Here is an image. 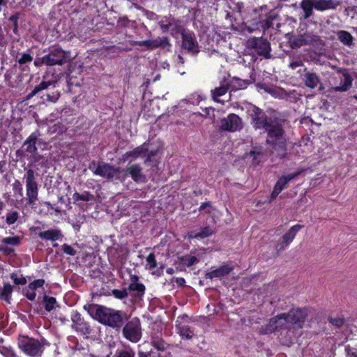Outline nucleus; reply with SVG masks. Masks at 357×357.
<instances>
[{
  "mask_svg": "<svg viewBox=\"0 0 357 357\" xmlns=\"http://www.w3.org/2000/svg\"><path fill=\"white\" fill-rule=\"evenodd\" d=\"M250 115L253 127L264 129L267 132L266 144L270 154L280 159L284 158L287 151L285 120L268 118L262 109L255 106L251 109Z\"/></svg>",
  "mask_w": 357,
  "mask_h": 357,
  "instance_id": "1",
  "label": "nucleus"
},
{
  "mask_svg": "<svg viewBox=\"0 0 357 357\" xmlns=\"http://www.w3.org/2000/svg\"><path fill=\"white\" fill-rule=\"evenodd\" d=\"M86 309V307H84ZM90 315L100 323L112 327L119 328L123 324L122 313L120 311L103 305H91L87 308Z\"/></svg>",
  "mask_w": 357,
  "mask_h": 357,
  "instance_id": "2",
  "label": "nucleus"
},
{
  "mask_svg": "<svg viewBox=\"0 0 357 357\" xmlns=\"http://www.w3.org/2000/svg\"><path fill=\"white\" fill-rule=\"evenodd\" d=\"M89 168L93 171L95 175L100 176L102 178L111 180L114 178L121 179V169L115 167L108 163L104 162H99L96 165L95 161H92L89 166Z\"/></svg>",
  "mask_w": 357,
  "mask_h": 357,
  "instance_id": "3",
  "label": "nucleus"
},
{
  "mask_svg": "<svg viewBox=\"0 0 357 357\" xmlns=\"http://www.w3.org/2000/svg\"><path fill=\"white\" fill-rule=\"evenodd\" d=\"M19 348L31 357H39L43 351V344L38 340L22 336L18 340Z\"/></svg>",
  "mask_w": 357,
  "mask_h": 357,
  "instance_id": "4",
  "label": "nucleus"
},
{
  "mask_svg": "<svg viewBox=\"0 0 357 357\" xmlns=\"http://www.w3.org/2000/svg\"><path fill=\"white\" fill-rule=\"evenodd\" d=\"M247 47L253 50L259 56L266 59L272 58L271 54V47L270 42L263 37H252L247 40Z\"/></svg>",
  "mask_w": 357,
  "mask_h": 357,
  "instance_id": "5",
  "label": "nucleus"
},
{
  "mask_svg": "<svg viewBox=\"0 0 357 357\" xmlns=\"http://www.w3.org/2000/svg\"><path fill=\"white\" fill-rule=\"evenodd\" d=\"M287 314L289 331L301 329L308 314L307 308H292Z\"/></svg>",
  "mask_w": 357,
  "mask_h": 357,
  "instance_id": "6",
  "label": "nucleus"
},
{
  "mask_svg": "<svg viewBox=\"0 0 357 357\" xmlns=\"http://www.w3.org/2000/svg\"><path fill=\"white\" fill-rule=\"evenodd\" d=\"M24 178L26 183L28 204L33 205L38 200V187L36 181L34 171L32 169H28Z\"/></svg>",
  "mask_w": 357,
  "mask_h": 357,
  "instance_id": "7",
  "label": "nucleus"
},
{
  "mask_svg": "<svg viewBox=\"0 0 357 357\" xmlns=\"http://www.w3.org/2000/svg\"><path fill=\"white\" fill-rule=\"evenodd\" d=\"M124 337L132 342H137L142 337L141 323L139 319L129 321L123 328Z\"/></svg>",
  "mask_w": 357,
  "mask_h": 357,
  "instance_id": "8",
  "label": "nucleus"
},
{
  "mask_svg": "<svg viewBox=\"0 0 357 357\" xmlns=\"http://www.w3.org/2000/svg\"><path fill=\"white\" fill-rule=\"evenodd\" d=\"M283 329L289 330V322L286 313H282L271 318L265 328H261V333L268 334L277 330Z\"/></svg>",
  "mask_w": 357,
  "mask_h": 357,
  "instance_id": "9",
  "label": "nucleus"
},
{
  "mask_svg": "<svg viewBox=\"0 0 357 357\" xmlns=\"http://www.w3.org/2000/svg\"><path fill=\"white\" fill-rule=\"evenodd\" d=\"M243 128L241 119L235 114H229L220 121L219 129L221 131L236 132Z\"/></svg>",
  "mask_w": 357,
  "mask_h": 357,
  "instance_id": "10",
  "label": "nucleus"
},
{
  "mask_svg": "<svg viewBox=\"0 0 357 357\" xmlns=\"http://www.w3.org/2000/svg\"><path fill=\"white\" fill-rule=\"evenodd\" d=\"M160 26L163 32L170 31L173 36H176L178 33L181 35L186 30L183 27L181 22L172 17H163L159 22Z\"/></svg>",
  "mask_w": 357,
  "mask_h": 357,
  "instance_id": "11",
  "label": "nucleus"
},
{
  "mask_svg": "<svg viewBox=\"0 0 357 357\" xmlns=\"http://www.w3.org/2000/svg\"><path fill=\"white\" fill-rule=\"evenodd\" d=\"M124 173L121 175L120 180L124 181L128 176L136 183H145L146 181V175L143 173L142 167L139 164H132L128 165L123 171Z\"/></svg>",
  "mask_w": 357,
  "mask_h": 357,
  "instance_id": "12",
  "label": "nucleus"
},
{
  "mask_svg": "<svg viewBox=\"0 0 357 357\" xmlns=\"http://www.w3.org/2000/svg\"><path fill=\"white\" fill-rule=\"evenodd\" d=\"M182 47L192 54L199 52V43L197 41L195 33L192 31H185L182 33Z\"/></svg>",
  "mask_w": 357,
  "mask_h": 357,
  "instance_id": "13",
  "label": "nucleus"
},
{
  "mask_svg": "<svg viewBox=\"0 0 357 357\" xmlns=\"http://www.w3.org/2000/svg\"><path fill=\"white\" fill-rule=\"evenodd\" d=\"M43 61L47 66H61L66 62V52L60 48H55L43 56Z\"/></svg>",
  "mask_w": 357,
  "mask_h": 357,
  "instance_id": "14",
  "label": "nucleus"
},
{
  "mask_svg": "<svg viewBox=\"0 0 357 357\" xmlns=\"http://www.w3.org/2000/svg\"><path fill=\"white\" fill-rule=\"evenodd\" d=\"M303 172V170L297 171L294 173L289 174L287 176H282L280 177L277 183H275L273 192L271 195V199H274L276 198V197L281 192V191L286 188L287 183L296 178L298 176H299Z\"/></svg>",
  "mask_w": 357,
  "mask_h": 357,
  "instance_id": "15",
  "label": "nucleus"
},
{
  "mask_svg": "<svg viewBox=\"0 0 357 357\" xmlns=\"http://www.w3.org/2000/svg\"><path fill=\"white\" fill-rule=\"evenodd\" d=\"M130 43L132 45L145 46L148 50L169 45V39L167 37H158L155 39L142 41H130Z\"/></svg>",
  "mask_w": 357,
  "mask_h": 357,
  "instance_id": "16",
  "label": "nucleus"
},
{
  "mask_svg": "<svg viewBox=\"0 0 357 357\" xmlns=\"http://www.w3.org/2000/svg\"><path fill=\"white\" fill-rule=\"evenodd\" d=\"M148 154V144L144 143L141 146L135 148L130 151H128L123 155V160L127 161L130 159L135 160L138 158L145 157Z\"/></svg>",
  "mask_w": 357,
  "mask_h": 357,
  "instance_id": "17",
  "label": "nucleus"
},
{
  "mask_svg": "<svg viewBox=\"0 0 357 357\" xmlns=\"http://www.w3.org/2000/svg\"><path fill=\"white\" fill-rule=\"evenodd\" d=\"M151 344L158 351H165L169 344L163 340L162 333L160 331H153L151 333Z\"/></svg>",
  "mask_w": 357,
  "mask_h": 357,
  "instance_id": "18",
  "label": "nucleus"
},
{
  "mask_svg": "<svg viewBox=\"0 0 357 357\" xmlns=\"http://www.w3.org/2000/svg\"><path fill=\"white\" fill-rule=\"evenodd\" d=\"M128 289L135 293V296L141 298L145 293V286L139 282V277L136 275L130 276V283Z\"/></svg>",
  "mask_w": 357,
  "mask_h": 357,
  "instance_id": "19",
  "label": "nucleus"
},
{
  "mask_svg": "<svg viewBox=\"0 0 357 357\" xmlns=\"http://www.w3.org/2000/svg\"><path fill=\"white\" fill-rule=\"evenodd\" d=\"M338 72L342 73V77H340V79L343 82V84L340 86H332L331 90L338 92L347 91L352 86L353 78L345 70L339 69Z\"/></svg>",
  "mask_w": 357,
  "mask_h": 357,
  "instance_id": "20",
  "label": "nucleus"
},
{
  "mask_svg": "<svg viewBox=\"0 0 357 357\" xmlns=\"http://www.w3.org/2000/svg\"><path fill=\"white\" fill-rule=\"evenodd\" d=\"M40 132L36 131L33 132L23 143L22 148L24 149L25 152L33 154L37 151L36 142L40 137Z\"/></svg>",
  "mask_w": 357,
  "mask_h": 357,
  "instance_id": "21",
  "label": "nucleus"
},
{
  "mask_svg": "<svg viewBox=\"0 0 357 357\" xmlns=\"http://www.w3.org/2000/svg\"><path fill=\"white\" fill-rule=\"evenodd\" d=\"M303 227L302 225H296L290 228V229L282 236V242L280 245V250H284L285 247L289 245L295 238L297 232Z\"/></svg>",
  "mask_w": 357,
  "mask_h": 357,
  "instance_id": "22",
  "label": "nucleus"
},
{
  "mask_svg": "<svg viewBox=\"0 0 357 357\" xmlns=\"http://www.w3.org/2000/svg\"><path fill=\"white\" fill-rule=\"evenodd\" d=\"M234 270V267L229 264H224L218 268L208 272L206 274V278L208 279H213L215 278H222L229 274Z\"/></svg>",
  "mask_w": 357,
  "mask_h": 357,
  "instance_id": "23",
  "label": "nucleus"
},
{
  "mask_svg": "<svg viewBox=\"0 0 357 357\" xmlns=\"http://www.w3.org/2000/svg\"><path fill=\"white\" fill-rule=\"evenodd\" d=\"M305 74L303 75V80L306 86L310 89H314L320 82L319 77L313 72H310L305 68Z\"/></svg>",
  "mask_w": 357,
  "mask_h": 357,
  "instance_id": "24",
  "label": "nucleus"
},
{
  "mask_svg": "<svg viewBox=\"0 0 357 357\" xmlns=\"http://www.w3.org/2000/svg\"><path fill=\"white\" fill-rule=\"evenodd\" d=\"M38 236L43 240L55 241L60 239L63 235L60 229H54L38 233Z\"/></svg>",
  "mask_w": 357,
  "mask_h": 357,
  "instance_id": "25",
  "label": "nucleus"
},
{
  "mask_svg": "<svg viewBox=\"0 0 357 357\" xmlns=\"http://www.w3.org/2000/svg\"><path fill=\"white\" fill-rule=\"evenodd\" d=\"M314 9L324 11L328 9H335L338 2L333 0H314Z\"/></svg>",
  "mask_w": 357,
  "mask_h": 357,
  "instance_id": "26",
  "label": "nucleus"
},
{
  "mask_svg": "<svg viewBox=\"0 0 357 357\" xmlns=\"http://www.w3.org/2000/svg\"><path fill=\"white\" fill-rule=\"evenodd\" d=\"M146 268L152 271V274H157L158 275L162 274L163 266H161L159 269L155 270L157 267V261L155 259V256L153 253H150L146 257Z\"/></svg>",
  "mask_w": 357,
  "mask_h": 357,
  "instance_id": "27",
  "label": "nucleus"
},
{
  "mask_svg": "<svg viewBox=\"0 0 357 357\" xmlns=\"http://www.w3.org/2000/svg\"><path fill=\"white\" fill-rule=\"evenodd\" d=\"M300 7L304 13L303 19H308L313 15V8H314V0H302Z\"/></svg>",
  "mask_w": 357,
  "mask_h": 357,
  "instance_id": "28",
  "label": "nucleus"
},
{
  "mask_svg": "<svg viewBox=\"0 0 357 357\" xmlns=\"http://www.w3.org/2000/svg\"><path fill=\"white\" fill-rule=\"evenodd\" d=\"M304 42L305 45H324L322 40L319 38V36L314 34L312 32H305L303 34Z\"/></svg>",
  "mask_w": 357,
  "mask_h": 357,
  "instance_id": "29",
  "label": "nucleus"
},
{
  "mask_svg": "<svg viewBox=\"0 0 357 357\" xmlns=\"http://www.w3.org/2000/svg\"><path fill=\"white\" fill-rule=\"evenodd\" d=\"M337 39L344 45L351 47L353 45L354 38L351 34L346 31H338L336 33Z\"/></svg>",
  "mask_w": 357,
  "mask_h": 357,
  "instance_id": "30",
  "label": "nucleus"
},
{
  "mask_svg": "<svg viewBox=\"0 0 357 357\" xmlns=\"http://www.w3.org/2000/svg\"><path fill=\"white\" fill-rule=\"evenodd\" d=\"M230 88H229V84L227 82H225L224 84H222L220 86L217 87L211 91L213 98L216 102H220L219 98L223 95H225Z\"/></svg>",
  "mask_w": 357,
  "mask_h": 357,
  "instance_id": "31",
  "label": "nucleus"
},
{
  "mask_svg": "<svg viewBox=\"0 0 357 357\" xmlns=\"http://www.w3.org/2000/svg\"><path fill=\"white\" fill-rule=\"evenodd\" d=\"M54 84L53 81H43L36 85L34 89L27 96L26 99L29 100L43 90L47 89L50 85Z\"/></svg>",
  "mask_w": 357,
  "mask_h": 357,
  "instance_id": "32",
  "label": "nucleus"
},
{
  "mask_svg": "<svg viewBox=\"0 0 357 357\" xmlns=\"http://www.w3.org/2000/svg\"><path fill=\"white\" fill-rule=\"evenodd\" d=\"M230 91H237L238 89H244L246 86L247 83L242 79L236 77H233L227 82Z\"/></svg>",
  "mask_w": 357,
  "mask_h": 357,
  "instance_id": "33",
  "label": "nucleus"
},
{
  "mask_svg": "<svg viewBox=\"0 0 357 357\" xmlns=\"http://www.w3.org/2000/svg\"><path fill=\"white\" fill-rule=\"evenodd\" d=\"M278 15L274 13H271L265 20L259 22V24L264 29V31L273 26V21L278 18Z\"/></svg>",
  "mask_w": 357,
  "mask_h": 357,
  "instance_id": "34",
  "label": "nucleus"
},
{
  "mask_svg": "<svg viewBox=\"0 0 357 357\" xmlns=\"http://www.w3.org/2000/svg\"><path fill=\"white\" fill-rule=\"evenodd\" d=\"M176 327L178 333L181 337L187 339H191L193 337L194 333L188 326L179 324Z\"/></svg>",
  "mask_w": 357,
  "mask_h": 357,
  "instance_id": "35",
  "label": "nucleus"
},
{
  "mask_svg": "<svg viewBox=\"0 0 357 357\" xmlns=\"http://www.w3.org/2000/svg\"><path fill=\"white\" fill-rule=\"evenodd\" d=\"M73 199L75 201H84V202H89L94 199V196L89 193V192H84L82 194H79L78 192H75L73 195Z\"/></svg>",
  "mask_w": 357,
  "mask_h": 357,
  "instance_id": "36",
  "label": "nucleus"
},
{
  "mask_svg": "<svg viewBox=\"0 0 357 357\" xmlns=\"http://www.w3.org/2000/svg\"><path fill=\"white\" fill-rule=\"evenodd\" d=\"M31 158L33 162L38 163L41 167H48L47 160L45 159L44 156L38 154L37 151L31 154Z\"/></svg>",
  "mask_w": 357,
  "mask_h": 357,
  "instance_id": "37",
  "label": "nucleus"
},
{
  "mask_svg": "<svg viewBox=\"0 0 357 357\" xmlns=\"http://www.w3.org/2000/svg\"><path fill=\"white\" fill-rule=\"evenodd\" d=\"M115 357H135V353L130 347H127L123 349H118L116 351Z\"/></svg>",
  "mask_w": 357,
  "mask_h": 357,
  "instance_id": "38",
  "label": "nucleus"
},
{
  "mask_svg": "<svg viewBox=\"0 0 357 357\" xmlns=\"http://www.w3.org/2000/svg\"><path fill=\"white\" fill-rule=\"evenodd\" d=\"M289 43L291 47L292 48H298L305 45L303 35L298 36L297 37H291L289 39Z\"/></svg>",
  "mask_w": 357,
  "mask_h": 357,
  "instance_id": "39",
  "label": "nucleus"
},
{
  "mask_svg": "<svg viewBox=\"0 0 357 357\" xmlns=\"http://www.w3.org/2000/svg\"><path fill=\"white\" fill-rule=\"evenodd\" d=\"M180 261L185 266L190 267L194 264L198 262V259L195 256L185 255L179 258Z\"/></svg>",
  "mask_w": 357,
  "mask_h": 357,
  "instance_id": "40",
  "label": "nucleus"
},
{
  "mask_svg": "<svg viewBox=\"0 0 357 357\" xmlns=\"http://www.w3.org/2000/svg\"><path fill=\"white\" fill-rule=\"evenodd\" d=\"M12 291V286L8 284H5L0 294V299L5 300L7 302H9L10 296Z\"/></svg>",
  "mask_w": 357,
  "mask_h": 357,
  "instance_id": "41",
  "label": "nucleus"
},
{
  "mask_svg": "<svg viewBox=\"0 0 357 357\" xmlns=\"http://www.w3.org/2000/svg\"><path fill=\"white\" fill-rule=\"evenodd\" d=\"M33 57L29 54H23L18 59V63L22 70H25V67L27 63L32 61Z\"/></svg>",
  "mask_w": 357,
  "mask_h": 357,
  "instance_id": "42",
  "label": "nucleus"
},
{
  "mask_svg": "<svg viewBox=\"0 0 357 357\" xmlns=\"http://www.w3.org/2000/svg\"><path fill=\"white\" fill-rule=\"evenodd\" d=\"M213 232V229L211 227H205L202 228L198 233H196L194 237L204 238L212 235Z\"/></svg>",
  "mask_w": 357,
  "mask_h": 357,
  "instance_id": "43",
  "label": "nucleus"
},
{
  "mask_svg": "<svg viewBox=\"0 0 357 357\" xmlns=\"http://www.w3.org/2000/svg\"><path fill=\"white\" fill-rule=\"evenodd\" d=\"M61 93L57 90H54L50 93H47L45 96L46 99H43V102H45V101L49 102H56L59 98H60Z\"/></svg>",
  "mask_w": 357,
  "mask_h": 357,
  "instance_id": "44",
  "label": "nucleus"
},
{
  "mask_svg": "<svg viewBox=\"0 0 357 357\" xmlns=\"http://www.w3.org/2000/svg\"><path fill=\"white\" fill-rule=\"evenodd\" d=\"M0 242L4 245H10L13 246H15L20 244V238L19 236H10V237H5L0 240Z\"/></svg>",
  "mask_w": 357,
  "mask_h": 357,
  "instance_id": "45",
  "label": "nucleus"
},
{
  "mask_svg": "<svg viewBox=\"0 0 357 357\" xmlns=\"http://www.w3.org/2000/svg\"><path fill=\"white\" fill-rule=\"evenodd\" d=\"M19 218V213L16 211H10L7 213L6 222L8 225L14 224Z\"/></svg>",
  "mask_w": 357,
  "mask_h": 357,
  "instance_id": "46",
  "label": "nucleus"
},
{
  "mask_svg": "<svg viewBox=\"0 0 357 357\" xmlns=\"http://www.w3.org/2000/svg\"><path fill=\"white\" fill-rule=\"evenodd\" d=\"M45 302V309L47 311H51L53 310L54 305L56 303V298L54 297L45 296L44 297Z\"/></svg>",
  "mask_w": 357,
  "mask_h": 357,
  "instance_id": "47",
  "label": "nucleus"
},
{
  "mask_svg": "<svg viewBox=\"0 0 357 357\" xmlns=\"http://www.w3.org/2000/svg\"><path fill=\"white\" fill-rule=\"evenodd\" d=\"M112 295L116 298L123 299L128 296V293L126 289H123L121 290L113 289Z\"/></svg>",
  "mask_w": 357,
  "mask_h": 357,
  "instance_id": "48",
  "label": "nucleus"
},
{
  "mask_svg": "<svg viewBox=\"0 0 357 357\" xmlns=\"http://www.w3.org/2000/svg\"><path fill=\"white\" fill-rule=\"evenodd\" d=\"M328 321L337 328H340L344 324V319L340 317H329Z\"/></svg>",
  "mask_w": 357,
  "mask_h": 357,
  "instance_id": "49",
  "label": "nucleus"
},
{
  "mask_svg": "<svg viewBox=\"0 0 357 357\" xmlns=\"http://www.w3.org/2000/svg\"><path fill=\"white\" fill-rule=\"evenodd\" d=\"M61 250L65 254L70 256H75L77 254L76 250H75L71 245L66 243L61 245Z\"/></svg>",
  "mask_w": 357,
  "mask_h": 357,
  "instance_id": "50",
  "label": "nucleus"
},
{
  "mask_svg": "<svg viewBox=\"0 0 357 357\" xmlns=\"http://www.w3.org/2000/svg\"><path fill=\"white\" fill-rule=\"evenodd\" d=\"M45 283V280L43 279H38L36 280H34L33 282H31L29 284V289L30 290H36L39 287H42Z\"/></svg>",
  "mask_w": 357,
  "mask_h": 357,
  "instance_id": "51",
  "label": "nucleus"
},
{
  "mask_svg": "<svg viewBox=\"0 0 357 357\" xmlns=\"http://www.w3.org/2000/svg\"><path fill=\"white\" fill-rule=\"evenodd\" d=\"M205 210L206 213H211L214 210V207L211 205L210 202L202 203L199 207V211Z\"/></svg>",
  "mask_w": 357,
  "mask_h": 357,
  "instance_id": "52",
  "label": "nucleus"
},
{
  "mask_svg": "<svg viewBox=\"0 0 357 357\" xmlns=\"http://www.w3.org/2000/svg\"><path fill=\"white\" fill-rule=\"evenodd\" d=\"M20 14L19 13H16L9 17V20L13 23V31L15 32L18 29V20L20 18Z\"/></svg>",
  "mask_w": 357,
  "mask_h": 357,
  "instance_id": "53",
  "label": "nucleus"
},
{
  "mask_svg": "<svg viewBox=\"0 0 357 357\" xmlns=\"http://www.w3.org/2000/svg\"><path fill=\"white\" fill-rule=\"evenodd\" d=\"M73 321V324H72V328L77 331H81L82 333H84V330L87 329L86 327H84L85 324L82 321L79 323L75 322L74 319Z\"/></svg>",
  "mask_w": 357,
  "mask_h": 357,
  "instance_id": "54",
  "label": "nucleus"
},
{
  "mask_svg": "<svg viewBox=\"0 0 357 357\" xmlns=\"http://www.w3.org/2000/svg\"><path fill=\"white\" fill-rule=\"evenodd\" d=\"M0 352L5 357H16V354L14 351L10 348L3 347L1 349Z\"/></svg>",
  "mask_w": 357,
  "mask_h": 357,
  "instance_id": "55",
  "label": "nucleus"
},
{
  "mask_svg": "<svg viewBox=\"0 0 357 357\" xmlns=\"http://www.w3.org/2000/svg\"><path fill=\"white\" fill-rule=\"evenodd\" d=\"M11 278L16 284H25L26 280L24 277H17L16 274H12Z\"/></svg>",
  "mask_w": 357,
  "mask_h": 357,
  "instance_id": "56",
  "label": "nucleus"
},
{
  "mask_svg": "<svg viewBox=\"0 0 357 357\" xmlns=\"http://www.w3.org/2000/svg\"><path fill=\"white\" fill-rule=\"evenodd\" d=\"M345 352L347 357H357V351L354 348H351L349 346L345 347Z\"/></svg>",
  "mask_w": 357,
  "mask_h": 357,
  "instance_id": "57",
  "label": "nucleus"
},
{
  "mask_svg": "<svg viewBox=\"0 0 357 357\" xmlns=\"http://www.w3.org/2000/svg\"><path fill=\"white\" fill-rule=\"evenodd\" d=\"M302 66H303V63L301 60H297V61H292L289 64V67L291 69H294V70L296 69V68L301 67Z\"/></svg>",
  "mask_w": 357,
  "mask_h": 357,
  "instance_id": "58",
  "label": "nucleus"
},
{
  "mask_svg": "<svg viewBox=\"0 0 357 357\" xmlns=\"http://www.w3.org/2000/svg\"><path fill=\"white\" fill-rule=\"evenodd\" d=\"M36 292L34 290H30L29 289H27L26 292V298L30 300V301H33L36 298Z\"/></svg>",
  "mask_w": 357,
  "mask_h": 357,
  "instance_id": "59",
  "label": "nucleus"
},
{
  "mask_svg": "<svg viewBox=\"0 0 357 357\" xmlns=\"http://www.w3.org/2000/svg\"><path fill=\"white\" fill-rule=\"evenodd\" d=\"M259 28V24L257 23L254 27H252L250 25H245L244 30L248 31L249 33H252L255 30L258 29Z\"/></svg>",
  "mask_w": 357,
  "mask_h": 357,
  "instance_id": "60",
  "label": "nucleus"
},
{
  "mask_svg": "<svg viewBox=\"0 0 357 357\" xmlns=\"http://www.w3.org/2000/svg\"><path fill=\"white\" fill-rule=\"evenodd\" d=\"M288 93L287 91L282 90V89H279L278 91V97L280 98H287L288 96Z\"/></svg>",
  "mask_w": 357,
  "mask_h": 357,
  "instance_id": "61",
  "label": "nucleus"
},
{
  "mask_svg": "<svg viewBox=\"0 0 357 357\" xmlns=\"http://www.w3.org/2000/svg\"><path fill=\"white\" fill-rule=\"evenodd\" d=\"M176 282L179 286H183L185 283V279L183 278H177L176 279Z\"/></svg>",
  "mask_w": 357,
  "mask_h": 357,
  "instance_id": "62",
  "label": "nucleus"
},
{
  "mask_svg": "<svg viewBox=\"0 0 357 357\" xmlns=\"http://www.w3.org/2000/svg\"><path fill=\"white\" fill-rule=\"evenodd\" d=\"M43 61V56L40 59H38L35 60L34 65L38 67V66H42L43 64H45V63Z\"/></svg>",
  "mask_w": 357,
  "mask_h": 357,
  "instance_id": "63",
  "label": "nucleus"
},
{
  "mask_svg": "<svg viewBox=\"0 0 357 357\" xmlns=\"http://www.w3.org/2000/svg\"><path fill=\"white\" fill-rule=\"evenodd\" d=\"M45 204L49 207H50L52 209H53L56 213H60L61 209L59 208H54L49 202H45Z\"/></svg>",
  "mask_w": 357,
  "mask_h": 357,
  "instance_id": "64",
  "label": "nucleus"
}]
</instances>
